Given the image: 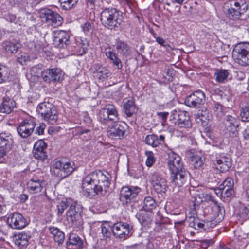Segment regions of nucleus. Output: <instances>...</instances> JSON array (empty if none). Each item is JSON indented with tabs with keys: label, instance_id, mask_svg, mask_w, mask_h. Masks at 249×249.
I'll use <instances>...</instances> for the list:
<instances>
[{
	"label": "nucleus",
	"instance_id": "nucleus-51",
	"mask_svg": "<svg viewBox=\"0 0 249 249\" xmlns=\"http://www.w3.org/2000/svg\"><path fill=\"white\" fill-rule=\"evenodd\" d=\"M214 243L213 239H205L201 241L200 246L201 248L206 249L208 247L212 246Z\"/></svg>",
	"mask_w": 249,
	"mask_h": 249
},
{
	"label": "nucleus",
	"instance_id": "nucleus-41",
	"mask_svg": "<svg viewBox=\"0 0 249 249\" xmlns=\"http://www.w3.org/2000/svg\"><path fill=\"white\" fill-rule=\"evenodd\" d=\"M157 206L155 199L151 196L145 197L143 200V208L146 211L154 209Z\"/></svg>",
	"mask_w": 249,
	"mask_h": 249
},
{
	"label": "nucleus",
	"instance_id": "nucleus-6",
	"mask_svg": "<svg viewBox=\"0 0 249 249\" xmlns=\"http://www.w3.org/2000/svg\"><path fill=\"white\" fill-rule=\"evenodd\" d=\"M230 7L227 10L230 18L238 19L248 10L249 4L245 0H232L228 4Z\"/></svg>",
	"mask_w": 249,
	"mask_h": 249
},
{
	"label": "nucleus",
	"instance_id": "nucleus-9",
	"mask_svg": "<svg viewBox=\"0 0 249 249\" xmlns=\"http://www.w3.org/2000/svg\"><path fill=\"white\" fill-rule=\"evenodd\" d=\"M37 71L38 70L36 67H33L31 70V74L37 77L40 76L43 81L47 83H49L51 81H60L63 78L62 71L60 69L57 68L46 69L41 71L40 76L37 74H36Z\"/></svg>",
	"mask_w": 249,
	"mask_h": 249
},
{
	"label": "nucleus",
	"instance_id": "nucleus-50",
	"mask_svg": "<svg viewBox=\"0 0 249 249\" xmlns=\"http://www.w3.org/2000/svg\"><path fill=\"white\" fill-rule=\"evenodd\" d=\"M234 182L232 179L230 178H226L217 188H224L227 187H233Z\"/></svg>",
	"mask_w": 249,
	"mask_h": 249
},
{
	"label": "nucleus",
	"instance_id": "nucleus-7",
	"mask_svg": "<svg viewBox=\"0 0 249 249\" xmlns=\"http://www.w3.org/2000/svg\"><path fill=\"white\" fill-rule=\"evenodd\" d=\"M232 55L240 66H249V43H240L236 45Z\"/></svg>",
	"mask_w": 249,
	"mask_h": 249
},
{
	"label": "nucleus",
	"instance_id": "nucleus-43",
	"mask_svg": "<svg viewBox=\"0 0 249 249\" xmlns=\"http://www.w3.org/2000/svg\"><path fill=\"white\" fill-rule=\"evenodd\" d=\"M73 200L71 198L66 199L65 201H61L59 204L57 205L58 215H62L64 210L69 207L71 206V204L74 202Z\"/></svg>",
	"mask_w": 249,
	"mask_h": 249
},
{
	"label": "nucleus",
	"instance_id": "nucleus-47",
	"mask_svg": "<svg viewBox=\"0 0 249 249\" xmlns=\"http://www.w3.org/2000/svg\"><path fill=\"white\" fill-rule=\"evenodd\" d=\"M29 55L25 53H18L17 55V61L21 65H24L29 60Z\"/></svg>",
	"mask_w": 249,
	"mask_h": 249
},
{
	"label": "nucleus",
	"instance_id": "nucleus-15",
	"mask_svg": "<svg viewBox=\"0 0 249 249\" xmlns=\"http://www.w3.org/2000/svg\"><path fill=\"white\" fill-rule=\"evenodd\" d=\"M70 34L64 30H57L53 33V44L55 47L65 49L70 44Z\"/></svg>",
	"mask_w": 249,
	"mask_h": 249
},
{
	"label": "nucleus",
	"instance_id": "nucleus-53",
	"mask_svg": "<svg viewBox=\"0 0 249 249\" xmlns=\"http://www.w3.org/2000/svg\"><path fill=\"white\" fill-rule=\"evenodd\" d=\"M214 208L215 210L217 211V216H219L220 215H221V217H222L223 213H225V210L224 207L220 204L218 203L216 201H214Z\"/></svg>",
	"mask_w": 249,
	"mask_h": 249
},
{
	"label": "nucleus",
	"instance_id": "nucleus-61",
	"mask_svg": "<svg viewBox=\"0 0 249 249\" xmlns=\"http://www.w3.org/2000/svg\"><path fill=\"white\" fill-rule=\"evenodd\" d=\"M169 115V113L167 112L158 113V115L160 117L163 121H165Z\"/></svg>",
	"mask_w": 249,
	"mask_h": 249
},
{
	"label": "nucleus",
	"instance_id": "nucleus-1",
	"mask_svg": "<svg viewBox=\"0 0 249 249\" xmlns=\"http://www.w3.org/2000/svg\"><path fill=\"white\" fill-rule=\"evenodd\" d=\"M118 113L112 104L106 105L99 113V121L103 125H107V134L114 139L124 138L128 126L124 122H118Z\"/></svg>",
	"mask_w": 249,
	"mask_h": 249
},
{
	"label": "nucleus",
	"instance_id": "nucleus-38",
	"mask_svg": "<svg viewBox=\"0 0 249 249\" xmlns=\"http://www.w3.org/2000/svg\"><path fill=\"white\" fill-rule=\"evenodd\" d=\"M124 109L127 117L132 116L137 110L134 101L133 99L128 100L124 104Z\"/></svg>",
	"mask_w": 249,
	"mask_h": 249
},
{
	"label": "nucleus",
	"instance_id": "nucleus-18",
	"mask_svg": "<svg viewBox=\"0 0 249 249\" xmlns=\"http://www.w3.org/2000/svg\"><path fill=\"white\" fill-rule=\"evenodd\" d=\"M14 143L12 135L8 132L0 134V158L3 157L12 148Z\"/></svg>",
	"mask_w": 249,
	"mask_h": 249
},
{
	"label": "nucleus",
	"instance_id": "nucleus-10",
	"mask_svg": "<svg viewBox=\"0 0 249 249\" xmlns=\"http://www.w3.org/2000/svg\"><path fill=\"white\" fill-rule=\"evenodd\" d=\"M170 120L180 128H189L192 126L188 112L186 111L175 109L171 112Z\"/></svg>",
	"mask_w": 249,
	"mask_h": 249
},
{
	"label": "nucleus",
	"instance_id": "nucleus-46",
	"mask_svg": "<svg viewBox=\"0 0 249 249\" xmlns=\"http://www.w3.org/2000/svg\"><path fill=\"white\" fill-rule=\"evenodd\" d=\"M233 187H227L224 188H217V191L221 193V196L222 197H229L232 195L234 191Z\"/></svg>",
	"mask_w": 249,
	"mask_h": 249
},
{
	"label": "nucleus",
	"instance_id": "nucleus-54",
	"mask_svg": "<svg viewBox=\"0 0 249 249\" xmlns=\"http://www.w3.org/2000/svg\"><path fill=\"white\" fill-rule=\"evenodd\" d=\"M156 40L160 45L164 47L167 50L172 49L171 47L169 45V44L165 42L163 38L158 37L156 38Z\"/></svg>",
	"mask_w": 249,
	"mask_h": 249
},
{
	"label": "nucleus",
	"instance_id": "nucleus-59",
	"mask_svg": "<svg viewBox=\"0 0 249 249\" xmlns=\"http://www.w3.org/2000/svg\"><path fill=\"white\" fill-rule=\"evenodd\" d=\"M189 226L190 227L196 229V221L194 217H190L189 218Z\"/></svg>",
	"mask_w": 249,
	"mask_h": 249
},
{
	"label": "nucleus",
	"instance_id": "nucleus-8",
	"mask_svg": "<svg viewBox=\"0 0 249 249\" xmlns=\"http://www.w3.org/2000/svg\"><path fill=\"white\" fill-rule=\"evenodd\" d=\"M75 169L74 162L70 160H58L53 165L54 174L61 179L71 174Z\"/></svg>",
	"mask_w": 249,
	"mask_h": 249
},
{
	"label": "nucleus",
	"instance_id": "nucleus-14",
	"mask_svg": "<svg viewBox=\"0 0 249 249\" xmlns=\"http://www.w3.org/2000/svg\"><path fill=\"white\" fill-rule=\"evenodd\" d=\"M40 18L43 21L54 27L61 25L63 20V18L58 14L49 9L41 10Z\"/></svg>",
	"mask_w": 249,
	"mask_h": 249
},
{
	"label": "nucleus",
	"instance_id": "nucleus-29",
	"mask_svg": "<svg viewBox=\"0 0 249 249\" xmlns=\"http://www.w3.org/2000/svg\"><path fill=\"white\" fill-rule=\"evenodd\" d=\"M21 44L19 41L15 39L6 40L2 43L5 50L9 53H16L20 47Z\"/></svg>",
	"mask_w": 249,
	"mask_h": 249
},
{
	"label": "nucleus",
	"instance_id": "nucleus-34",
	"mask_svg": "<svg viewBox=\"0 0 249 249\" xmlns=\"http://www.w3.org/2000/svg\"><path fill=\"white\" fill-rule=\"evenodd\" d=\"M249 102V96L246 97L245 101H242L240 104V116L243 122H249V106L246 102Z\"/></svg>",
	"mask_w": 249,
	"mask_h": 249
},
{
	"label": "nucleus",
	"instance_id": "nucleus-56",
	"mask_svg": "<svg viewBox=\"0 0 249 249\" xmlns=\"http://www.w3.org/2000/svg\"><path fill=\"white\" fill-rule=\"evenodd\" d=\"M6 19L12 23H18V20L16 18V16L13 14H8L5 18Z\"/></svg>",
	"mask_w": 249,
	"mask_h": 249
},
{
	"label": "nucleus",
	"instance_id": "nucleus-42",
	"mask_svg": "<svg viewBox=\"0 0 249 249\" xmlns=\"http://www.w3.org/2000/svg\"><path fill=\"white\" fill-rule=\"evenodd\" d=\"M210 118L209 111L206 109L205 111H199L196 115V120L198 123H201L203 124Z\"/></svg>",
	"mask_w": 249,
	"mask_h": 249
},
{
	"label": "nucleus",
	"instance_id": "nucleus-40",
	"mask_svg": "<svg viewBox=\"0 0 249 249\" xmlns=\"http://www.w3.org/2000/svg\"><path fill=\"white\" fill-rule=\"evenodd\" d=\"M76 45L75 46V48L79 54L82 55L86 52L88 43L86 39H82L80 38H78L76 40Z\"/></svg>",
	"mask_w": 249,
	"mask_h": 249
},
{
	"label": "nucleus",
	"instance_id": "nucleus-23",
	"mask_svg": "<svg viewBox=\"0 0 249 249\" xmlns=\"http://www.w3.org/2000/svg\"><path fill=\"white\" fill-rule=\"evenodd\" d=\"M47 144L42 140L37 141L34 144L33 149L34 156L39 160H44L47 158L46 149Z\"/></svg>",
	"mask_w": 249,
	"mask_h": 249
},
{
	"label": "nucleus",
	"instance_id": "nucleus-11",
	"mask_svg": "<svg viewBox=\"0 0 249 249\" xmlns=\"http://www.w3.org/2000/svg\"><path fill=\"white\" fill-rule=\"evenodd\" d=\"M140 188L136 186H124L120 193V199L123 204H128L136 201Z\"/></svg>",
	"mask_w": 249,
	"mask_h": 249
},
{
	"label": "nucleus",
	"instance_id": "nucleus-2",
	"mask_svg": "<svg viewBox=\"0 0 249 249\" xmlns=\"http://www.w3.org/2000/svg\"><path fill=\"white\" fill-rule=\"evenodd\" d=\"M109 174L106 171L95 170L86 176L82 180V188L87 196L92 198L107 192L110 182Z\"/></svg>",
	"mask_w": 249,
	"mask_h": 249
},
{
	"label": "nucleus",
	"instance_id": "nucleus-19",
	"mask_svg": "<svg viewBox=\"0 0 249 249\" xmlns=\"http://www.w3.org/2000/svg\"><path fill=\"white\" fill-rule=\"evenodd\" d=\"M152 181L154 189L157 193L163 194L167 191L168 188L167 182L161 175L154 173L152 177Z\"/></svg>",
	"mask_w": 249,
	"mask_h": 249
},
{
	"label": "nucleus",
	"instance_id": "nucleus-13",
	"mask_svg": "<svg viewBox=\"0 0 249 249\" xmlns=\"http://www.w3.org/2000/svg\"><path fill=\"white\" fill-rule=\"evenodd\" d=\"M225 133L229 137L235 138L238 136L237 128L239 125L238 118L231 115H227L224 120Z\"/></svg>",
	"mask_w": 249,
	"mask_h": 249
},
{
	"label": "nucleus",
	"instance_id": "nucleus-16",
	"mask_svg": "<svg viewBox=\"0 0 249 249\" xmlns=\"http://www.w3.org/2000/svg\"><path fill=\"white\" fill-rule=\"evenodd\" d=\"M205 101L204 93L197 90L188 96L185 100V104L190 107L198 108L203 105Z\"/></svg>",
	"mask_w": 249,
	"mask_h": 249
},
{
	"label": "nucleus",
	"instance_id": "nucleus-36",
	"mask_svg": "<svg viewBox=\"0 0 249 249\" xmlns=\"http://www.w3.org/2000/svg\"><path fill=\"white\" fill-rule=\"evenodd\" d=\"M115 46L118 53L120 54L125 56L129 55L130 47L124 41L118 39L116 40V43Z\"/></svg>",
	"mask_w": 249,
	"mask_h": 249
},
{
	"label": "nucleus",
	"instance_id": "nucleus-30",
	"mask_svg": "<svg viewBox=\"0 0 249 249\" xmlns=\"http://www.w3.org/2000/svg\"><path fill=\"white\" fill-rule=\"evenodd\" d=\"M105 53L107 57L111 61L114 66L118 70L122 69L123 65L121 59L117 56L116 54L111 51L110 48H106Z\"/></svg>",
	"mask_w": 249,
	"mask_h": 249
},
{
	"label": "nucleus",
	"instance_id": "nucleus-58",
	"mask_svg": "<svg viewBox=\"0 0 249 249\" xmlns=\"http://www.w3.org/2000/svg\"><path fill=\"white\" fill-rule=\"evenodd\" d=\"M44 0H26L27 4H29L32 6H36Z\"/></svg>",
	"mask_w": 249,
	"mask_h": 249
},
{
	"label": "nucleus",
	"instance_id": "nucleus-33",
	"mask_svg": "<svg viewBox=\"0 0 249 249\" xmlns=\"http://www.w3.org/2000/svg\"><path fill=\"white\" fill-rule=\"evenodd\" d=\"M15 102L10 98L4 99L0 105V112L6 114H9L15 107Z\"/></svg>",
	"mask_w": 249,
	"mask_h": 249
},
{
	"label": "nucleus",
	"instance_id": "nucleus-21",
	"mask_svg": "<svg viewBox=\"0 0 249 249\" xmlns=\"http://www.w3.org/2000/svg\"><path fill=\"white\" fill-rule=\"evenodd\" d=\"M35 127V123L33 119H25L17 127L18 133L22 138H27L32 133Z\"/></svg>",
	"mask_w": 249,
	"mask_h": 249
},
{
	"label": "nucleus",
	"instance_id": "nucleus-45",
	"mask_svg": "<svg viewBox=\"0 0 249 249\" xmlns=\"http://www.w3.org/2000/svg\"><path fill=\"white\" fill-rule=\"evenodd\" d=\"M60 6L64 10H70L74 7L78 0H59Z\"/></svg>",
	"mask_w": 249,
	"mask_h": 249
},
{
	"label": "nucleus",
	"instance_id": "nucleus-31",
	"mask_svg": "<svg viewBox=\"0 0 249 249\" xmlns=\"http://www.w3.org/2000/svg\"><path fill=\"white\" fill-rule=\"evenodd\" d=\"M191 164L195 169H200L203 165L205 157L201 153H193L190 157Z\"/></svg>",
	"mask_w": 249,
	"mask_h": 249
},
{
	"label": "nucleus",
	"instance_id": "nucleus-49",
	"mask_svg": "<svg viewBox=\"0 0 249 249\" xmlns=\"http://www.w3.org/2000/svg\"><path fill=\"white\" fill-rule=\"evenodd\" d=\"M240 217L244 219H249V206L247 207H243L241 208L239 213Z\"/></svg>",
	"mask_w": 249,
	"mask_h": 249
},
{
	"label": "nucleus",
	"instance_id": "nucleus-17",
	"mask_svg": "<svg viewBox=\"0 0 249 249\" xmlns=\"http://www.w3.org/2000/svg\"><path fill=\"white\" fill-rule=\"evenodd\" d=\"M7 223L14 229H22L27 225L26 219L19 213L10 214L7 217Z\"/></svg>",
	"mask_w": 249,
	"mask_h": 249
},
{
	"label": "nucleus",
	"instance_id": "nucleus-3",
	"mask_svg": "<svg viewBox=\"0 0 249 249\" xmlns=\"http://www.w3.org/2000/svg\"><path fill=\"white\" fill-rule=\"evenodd\" d=\"M122 19V14L116 8H107L101 13L102 24L108 29L119 30Z\"/></svg>",
	"mask_w": 249,
	"mask_h": 249
},
{
	"label": "nucleus",
	"instance_id": "nucleus-32",
	"mask_svg": "<svg viewBox=\"0 0 249 249\" xmlns=\"http://www.w3.org/2000/svg\"><path fill=\"white\" fill-rule=\"evenodd\" d=\"M165 137L163 135H160V136H158L155 134L148 135L145 139V142L149 145L152 147H157L160 144L164 142Z\"/></svg>",
	"mask_w": 249,
	"mask_h": 249
},
{
	"label": "nucleus",
	"instance_id": "nucleus-25",
	"mask_svg": "<svg viewBox=\"0 0 249 249\" xmlns=\"http://www.w3.org/2000/svg\"><path fill=\"white\" fill-rule=\"evenodd\" d=\"M84 242L82 238L75 233L69 235L66 246L69 249H80L83 247Z\"/></svg>",
	"mask_w": 249,
	"mask_h": 249
},
{
	"label": "nucleus",
	"instance_id": "nucleus-20",
	"mask_svg": "<svg viewBox=\"0 0 249 249\" xmlns=\"http://www.w3.org/2000/svg\"><path fill=\"white\" fill-rule=\"evenodd\" d=\"M168 165L171 172H178L184 170L180 157L174 152L168 153Z\"/></svg>",
	"mask_w": 249,
	"mask_h": 249
},
{
	"label": "nucleus",
	"instance_id": "nucleus-24",
	"mask_svg": "<svg viewBox=\"0 0 249 249\" xmlns=\"http://www.w3.org/2000/svg\"><path fill=\"white\" fill-rule=\"evenodd\" d=\"M44 181L42 179L35 177L31 178L27 184V188L30 193L32 194H41L43 191V184Z\"/></svg>",
	"mask_w": 249,
	"mask_h": 249
},
{
	"label": "nucleus",
	"instance_id": "nucleus-39",
	"mask_svg": "<svg viewBox=\"0 0 249 249\" xmlns=\"http://www.w3.org/2000/svg\"><path fill=\"white\" fill-rule=\"evenodd\" d=\"M49 231L53 237L54 241L58 244H62L65 239V234L58 228L54 227L49 228Z\"/></svg>",
	"mask_w": 249,
	"mask_h": 249
},
{
	"label": "nucleus",
	"instance_id": "nucleus-5",
	"mask_svg": "<svg viewBox=\"0 0 249 249\" xmlns=\"http://www.w3.org/2000/svg\"><path fill=\"white\" fill-rule=\"evenodd\" d=\"M36 111L43 119L51 124H54L57 120V112L54 106L49 102L40 103Z\"/></svg>",
	"mask_w": 249,
	"mask_h": 249
},
{
	"label": "nucleus",
	"instance_id": "nucleus-12",
	"mask_svg": "<svg viewBox=\"0 0 249 249\" xmlns=\"http://www.w3.org/2000/svg\"><path fill=\"white\" fill-rule=\"evenodd\" d=\"M133 233V227L125 222H118L113 225V234L117 238L124 240L129 238Z\"/></svg>",
	"mask_w": 249,
	"mask_h": 249
},
{
	"label": "nucleus",
	"instance_id": "nucleus-64",
	"mask_svg": "<svg viewBox=\"0 0 249 249\" xmlns=\"http://www.w3.org/2000/svg\"><path fill=\"white\" fill-rule=\"evenodd\" d=\"M218 249H231L225 245H220Z\"/></svg>",
	"mask_w": 249,
	"mask_h": 249
},
{
	"label": "nucleus",
	"instance_id": "nucleus-37",
	"mask_svg": "<svg viewBox=\"0 0 249 249\" xmlns=\"http://www.w3.org/2000/svg\"><path fill=\"white\" fill-rule=\"evenodd\" d=\"M152 214L145 211L140 212L137 214V218L140 223L144 226H148L152 222Z\"/></svg>",
	"mask_w": 249,
	"mask_h": 249
},
{
	"label": "nucleus",
	"instance_id": "nucleus-28",
	"mask_svg": "<svg viewBox=\"0 0 249 249\" xmlns=\"http://www.w3.org/2000/svg\"><path fill=\"white\" fill-rule=\"evenodd\" d=\"M216 81L219 83H224L231 78V75L228 70L217 69L214 74Z\"/></svg>",
	"mask_w": 249,
	"mask_h": 249
},
{
	"label": "nucleus",
	"instance_id": "nucleus-55",
	"mask_svg": "<svg viewBox=\"0 0 249 249\" xmlns=\"http://www.w3.org/2000/svg\"><path fill=\"white\" fill-rule=\"evenodd\" d=\"M82 31L85 34H88L90 32L92 28L91 23L89 22H86L81 26Z\"/></svg>",
	"mask_w": 249,
	"mask_h": 249
},
{
	"label": "nucleus",
	"instance_id": "nucleus-26",
	"mask_svg": "<svg viewBox=\"0 0 249 249\" xmlns=\"http://www.w3.org/2000/svg\"><path fill=\"white\" fill-rule=\"evenodd\" d=\"M93 76L99 79H105L111 75L110 71L98 64H94L92 69Z\"/></svg>",
	"mask_w": 249,
	"mask_h": 249
},
{
	"label": "nucleus",
	"instance_id": "nucleus-35",
	"mask_svg": "<svg viewBox=\"0 0 249 249\" xmlns=\"http://www.w3.org/2000/svg\"><path fill=\"white\" fill-rule=\"evenodd\" d=\"M217 164V169L221 172L228 171L231 166V159L228 157L223 156L219 159L216 160Z\"/></svg>",
	"mask_w": 249,
	"mask_h": 249
},
{
	"label": "nucleus",
	"instance_id": "nucleus-4",
	"mask_svg": "<svg viewBox=\"0 0 249 249\" xmlns=\"http://www.w3.org/2000/svg\"><path fill=\"white\" fill-rule=\"evenodd\" d=\"M82 209V205L77 201L73 202V204H71L66 213V221L69 226L78 230L83 229Z\"/></svg>",
	"mask_w": 249,
	"mask_h": 249
},
{
	"label": "nucleus",
	"instance_id": "nucleus-27",
	"mask_svg": "<svg viewBox=\"0 0 249 249\" xmlns=\"http://www.w3.org/2000/svg\"><path fill=\"white\" fill-rule=\"evenodd\" d=\"M31 236L25 232H20L15 235L14 240L16 246L20 249L25 248L28 245Z\"/></svg>",
	"mask_w": 249,
	"mask_h": 249
},
{
	"label": "nucleus",
	"instance_id": "nucleus-22",
	"mask_svg": "<svg viewBox=\"0 0 249 249\" xmlns=\"http://www.w3.org/2000/svg\"><path fill=\"white\" fill-rule=\"evenodd\" d=\"M187 172L185 170L178 172H171V183L174 188H179L185 183L187 178Z\"/></svg>",
	"mask_w": 249,
	"mask_h": 249
},
{
	"label": "nucleus",
	"instance_id": "nucleus-52",
	"mask_svg": "<svg viewBox=\"0 0 249 249\" xmlns=\"http://www.w3.org/2000/svg\"><path fill=\"white\" fill-rule=\"evenodd\" d=\"M147 158L146 160V165L148 167H151L155 162V159L153 155V153L150 152H146Z\"/></svg>",
	"mask_w": 249,
	"mask_h": 249
},
{
	"label": "nucleus",
	"instance_id": "nucleus-62",
	"mask_svg": "<svg viewBox=\"0 0 249 249\" xmlns=\"http://www.w3.org/2000/svg\"><path fill=\"white\" fill-rule=\"evenodd\" d=\"M4 68V67L2 68L0 66V83H1L3 81L4 77H5L4 75V71H3V69Z\"/></svg>",
	"mask_w": 249,
	"mask_h": 249
},
{
	"label": "nucleus",
	"instance_id": "nucleus-44",
	"mask_svg": "<svg viewBox=\"0 0 249 249\" xmlns=\"http://www.w3.org/2000/svg\"><path fill=\"white\" fill-rule=\"evenodd\" d=\"M101 231L103 237L106 239H109L113 233V227L106 223L102 225Z\"/></svg>",
	"mask_w": 249,
	"mask_h": 249
},
{
	"label": "nucleus",
	"instance_id": "nucleus-63",
	"mask_svg": "<svg viewBox=\"0 0 249 249\" xmlns=\"http://www.w3.org/2000/svg\"><path fill=\"white\" fill-rule=\"evenodd\" d=\"M146 249H158L154 247V245L152 243H148Z\"/></svg>",
	"mask_w": 249,
	"mask_h": 249
},
{
	"label": "nucleus",
	"instance_id": "nucleus-48",
	"mask_svg": "<svg viewBox=\"0 0 249 249\" xmlns=\"http://www.w3.org/2000/svg\"><path fill=\"white\" fill-rule=\"evenodd\" d=\"M213 109L217 117L221 118L224 114L223 107L218 103H214Z\"/></svg>",
	"mask_w": 249,
	"mask_h": 249
},
{
	"label": "nucleus",
	"instance_id": "nucleus-60",
	"mask_svg": "<svg viewBox=\"0 0 249 249\" xmlns=\"http://www.w3.org/2000/svg\"><path fill=\"white\" fill-rule=\"evenodd\" d=\"M244 139L249 141V128L245 129L242 132Z\"/></svg>",
	"mask_w": 249,
	"mask_h": 249
},
{
	"label": "nucleus",
	"instance_id": "nucleus-57",
	"mask_svg": "<svg viewBox=\"0 0 249 249\" xmlns=\"http://www.w3.org/2000/svg\"><path fill=\"white\" fill-rule=\"evenodd\" d=\"M45 128V124L41 123L37 126L35 130V133L38 135L42 134Z\"/></svg>",
	"mask_w": 249,
	"mask_h": 249
}]
</instances>
